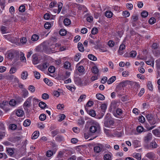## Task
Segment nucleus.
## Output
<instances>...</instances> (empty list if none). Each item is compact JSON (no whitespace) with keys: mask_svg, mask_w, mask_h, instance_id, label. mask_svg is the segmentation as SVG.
Instances as JSON below:
<instances>
[{"mask_svg":"<svg viewBox=\"0 0 160 160\" xmlns=\"http://www.w3.org/2000/svg\"><path fill=\"white\" fill-rule=\"evenodd\" d=\"M146 156L150 159L153 160L155 158V154L152 152H150L146 154Z\"/></svg>","mask_w":160,"mask_h":160,"instance_id":"obj_9","label":"nucleus"},{"mask_svg":"<svg viewBox=\"0 0 160 160\" xmlns=\"http://www.w3.org/2000/svg\"><path fill=\"white\" fill-rule=\"evenodd\" d=\"M63 23L66 26H68L71 23V21L69 19L66 18L64 20Z\"/></svg>","mask_w":160,"mask_h":160,"instance_id":"obj_28","label":"nucleus"},{"mask_svg":"<svg viewBox=\"0 0 160 160\" xmlns=\"http://www.w3.org/2000/svg\"><path fill=\"white\" fill-rule=\"evenodd\" d=\"M152 133L156 136L160 137V131L158 129H155L152 131Z\"/></svg>","mask_w":160,"mask_h":160,"instance_id":"obj_14","label":"nucleus"},{"mask_svg":"<svg viewBox=\"0 0 160 160\" xmlns=\"http://www.w3.org/2000/svg\"><path fill=\"white\" fill-rule=\"evenodd\" d=\"M14 54L12 52H10L8 53L7 58H8L10 59H12L14 58Z\"/></svg>","mask_w":160,"mask_h":160,"instance_id":"obj_33","label":"nucleus"},{"mask_svg":"<svg viewBox=\"0 0 160 160\" xmlns=\"http://www.w3.org/2000/svg\"><path fill=\"white\" fill-rule=\"evenodd\" d=\"M6 151L8 155L11 156L13 155L14 153V149L11 148H7Z\"/></svg>","mask_w":160,"mask_h":160,"instance_id":"obj_12","label":"nucleus"},{"mask_svg":"<svg viewBox=\"0 0 160 160\" xmlns=\"http://www.w3.org/2000/svg\"><path fill=\"white\" fill-rule=\"evenodd\" d=\"M5 136V131H0V139H2Z\"/></svg>","mask_w":160,"mask_h":160,"instance_id":"obj_48","label":"nucleus"},{"mask_svg":"<svg viewBox=\"0 0 160 160\" xmlns=\"http://www.w3.org/2000/svg\"><path fill=\"white\" fill-rule=\"evenodd\" d=\"M66 87L68 89L72 92H74L76 89V88L75 87H73L70 86H67Z\"/></svg>","mask_w":160,"mask_h":160,"instance_id":"obj_60","label":"nucleus"},{"mask_svg":"<svg viewBox=\"0 0 160 160\" xmlns=\"http://www.w3.org/2000/svg\"><path fill=\"white\" fill-rule=\"evenodd\" d=\"M51 27V24L49 22H46L44 25V28L47 29H49Z\"/></svg>","mask_w":160,"mask_h":160,"instance_id":"obj_62","label":"nucleus"},{"mask_svg":"<svg viewBox=\"0 0 160 160\" xmlns=\"http://www.w3.org/2000/svg\"><path fill=\"white\" fill-rule=\"evenodd\" d=\"M22 97L24 98H25L26 97H27L28 94V91L25 89H24L22 90Z\"/></svg>","mask_w":160,"mask_h":160,"instance_id":"obj_29","label":"nucleus"},{"mask_svg":"<svg viewBox=\"0 0 160 160\" xmlns=\"http://www.w3.org/2000/svg\"><path fill=\"white\" fill-rule=\"evenodd\" d=\"M88 58L91 60L95 61L97 60V58L92 54H89L88 55Z\"/></svg>","mask_w":160,"mask_h":160,"instance_id":"obj_30","label":"nucleus"},{"mask_svg":"<svg viewBox=\"0 0 160 160\" xmlns=\"http://www.w3.org/2000/svg\"><path fill=\"white\" fill-rule=\"evenodd\" d=\"M116 79V77L115 76H112L108 80L107 83L108 84H111Z\"/></svg>","mask_w":160,"mask_h":160,"instance_id":"obj_24","label":"nucleus"},{"mask_svg":"<svg viewBox=\"0 0 160 160\" xmlns=\"http://www.w3.org/2000/svg\"><path fill=\"white\" fill-rule=\"evenodd\" d=\"M58 132L59 131L57 129H56L52 131L51 134L52 136L54 137L55 135L58 134Z\"/></svg>","mask_w":160,"mask_h":160,"instance_id":"obj_61","label":"nucleus"},{"mask_svg":"<svg viewBox=\"0 0 160 160\" xmlns=\"http://www.w3.org/2000/svg\"><path fill=\"white\" fill-rule=\"evenodd\" d=\"M141 15L142 17L145 18L148 16V13L146 11H143L142 12Z\"/></svg>","mask_w":160,"mask_h":160,"instance_id":"obj_58","label":"nucleus"},{"mask_svg":"<svg viewBox=\"0 0 160 160\" xmlns=\"http://www.w3.org/2000/svg\"><path fill=\"white\" fill-rule=\"evenodd\" d=\"M38 105L42 109H44L47 107L46 104L43 102H40Z\"/></svg>","mask_w":160,"mask_h":160,"instance_id":"obj_34","label":"nucleus"},{"mask_svg":"<svg viewBox=\"0 0 160 160\" xmlns=\"http://www.w3.org/2000/svg\"><path fill=\"white\" fill-rule=\"evenodd\" d=\"M158 146V145L156 142L153 140L149 143L148 146L146 147V148L148 149H154L156 148Z\"/></svg>","mask_w":160,"mask_h":160,"instance_id":"obj_3","label":"nucleus"},{"mask_svg":"<svg viewBox=\"0 0 160 160\" xmlns=\"http://www.w3.org/2000/svg\"><path fill=\"white\" fill-rule=\"evenodd\" d=\"M63 140V137L60 135H58L56 137V140L58 142H61Z\"/></svg>","mask_w":160,"mask_h":160,"instance_id":"obj_51","label":"nucleus"},{"mask_svg":"<svg viewBox=\"0 0 160 160\" xmlns=\"http://www.w3.org/2000/svg\"><path fill=\"white\" fill-rule=\"evenodd\" d=\"M86 96L85 95H81L78 101V102H81L83 99H85L86 98Z\"/></svg>","mask_w":160,"mask_h":160,"instance_id":"obj_45","label":"nucleus"},{"mask_svg":"<svg viewBox=\"0 0 160 160\" xmlns=\"http://www.w3.org/2000/svg\"><path fill=\"white\" fill-rule=\"evenodd\" d=\"M16 114L18 117H22L24 114V112L22 110L19 109L16 111Z\"/></svg>","mask_w":160,"mask_h":160,"instance_id":"obj_16","label":"nucleus"},{"mask_svg":"<svg viewBox=\"0 0 160 160\" xmlns=\"http://www.w3.org/2000/svg\"><path fill=\"white\" fill-rule=\"evenodd\" d=\"M19 11L21 12H23L25 11V7L23 5L20 6L18 9Z\"/></svg>","mask_w":160,"mask_h":160,"instance_id":"obj_46","label":"nucleus"},{"mask_svg":"<svg viewBox=\"0 0 160 160\" xmlns=\"http://www.w3.org/2000/svg\"><path fill=\"white\" fill-rule=\"evenodd\" d=\"M104 125L106 127L112 128L114 126V122L113 120L110 118H105L104 121Z\"/></svg>","mask_w":160,"mask_h":160,"instance_id":"obj_2","label":"nucleus"},{"mask_svg":"<svg viewBox=\"0 0 160 160\" xmlns=\"http://www.w3.org/2000/svg\"><path fill=\"white\" fill-rule=\"evenodd\" d=\"M20 60L22 61L23 62H25L26 59L25 57H24V54L23 53H22L20 54Z\"/></svg>","mask_w":160,"mask_h":160,"instance_id":"obj_38","label":"nucleus"},{"mask_svg":"<svg viewBox=\"0 0 160 160\" xmlns=\"http://www.w3.org/2000/svg\"><path fill=\"white\" fill-rule=\"evenodd\" d=\"M104 160H112V154H105L104 156Z\"/></svg>","mask_w":160,"mask_h":160,"instance_id":"obj_21","label":"nucleus"},{"mask_svg":"<svg viewBox=\"0 0 160 160\" xmlns=\"http://www.w3.org/2000/svg\"><path fill=\"white\" fill-rule=\"evenodd\" d=\"M31 123V121L30 120L27 119L25 120L23 122V125L25 127H28L29 126Z\"/></svg>","mask_w":160,"mask_h":160,"instance_id":"obj_25","label":"nucleus"},{"mask_svg":"<svg viewBox=\"0 0 160 160\" xmlns=\"http://www.w3.org/2000/svg\"><path fill=\"white\" fill-rule=\"evenodd\" d=\"M152 135L151 133H148L144 137V140L145 142H148L152 139Z\"/></svg>","mask_w":160,"mask_h":160,"instance_id":"obj_7","label":"nucleus"},{"mask_svg":"<svg viewBox=\"0 0 160 160\" xmlns=\"http://www.w3.org/2000/svg\"><path fill=\"white\" fill-rule=\"evenodd\" d=\"M102 150V148L100 146H96L94 148V151L98 153L100 152Z\"/></svg>","mask_w":160,"mask_h":160,"instance_id":"obj_26","label":"nucleus"},{"mask_svg":"<svg viewBox=\"0 0 160 160\" xmlns=\"http://www.w3.org/2000/svg\"><path fill=\"white\" fill-rule=\"evenodd\" d=\"M59 32L61 36H64L67 33V31L64 29H62L60 30Z\"/></svg>","mask_w":160,"mask_h":160,"instance_id":"obj_35","label":"nucleus"},{"mask_svg":"<svg viewBox=\"0 0 160 160\" xmlns=\"http://www.w3.org/2000/svg\"><path fill=\"white\" fill-rule=\"evenodd\" d=\"M73 131L76 133H78L80 132V129L77 127H75L72 128Z\"/></svg>","mask_w":160,"mask_h":160,"instance_id":"obj_63","label":"nucleus"},{"mask_svg":"<svg viewBox=\"0 0 160 160\" xmlns=\"http://www.w3.org/2000/svg\"><path fill=\"white\" fill-rule=\"evenodd\" d=\"M28 89L32 92H34L35 90V88L32 85H30L28 87Z\"/></svg>","mask_w":160,"mask_h":160,"instance_id":"obj_52","label":"nucleus"},{"mask_svg":"<svg viewBox=\"0 0 160 160\" xmlns=\"http://www.w3.org/2000/svg\"><path fill=\"white\" fill-rule=\"evenodd\" d=\"M133 81L129 80H126L124 82L122 83V87H125L128 85H130L131 86H133Z\"/></svg>","mask_w":160,"mask_h":160,"instance_id":"obj_13","label":"nucleus"},{"mask_svg":"<svg viewBox=\"0 0 160 160\" xmlns=\"http://www.w3.org/2000/svg\"><path fill=\"white\" fill-rule=\"evenodd\" d=\"M16 101L14 99L11 100L9 102V104L12 106H14L16 104Z\"/></svg>","mask_w":160,"mask_h":160,"instance_id":"obj_41","label":"nucleus"},{"mask_svg":"<svg viewBox=\"0 0 160 160\" xmlns=\"http://www.w3.org/2000/svg\"><path fill=\"white\" fill-rule=\"evenodd\" d=\"M122 113V111L121 109L118 108L115 112H113V115L116 117H118V116L121 115Z\"/></svg>","mask_w":160,"mask_h":160,"instance_id":"obj_10","label":"nucleus"},{"mask_svg":"<svg viewBox=\"0 0 160 160\" xmlns=\"http://www.w3.org/2000/svg\"><path fill=\"white\" fill-rule=\"evenodd\" d=\"M48 71L49 72L51 73H53L55 71V68L53 66H51L49 67L48 68Z\"/></svg>","mask_w":160,"mask_h":160,"instance_id":"obj_43","label":"nucleus"},{"mask_svg":"<svg viewBox=\"0 0 160 160\" xmlns=\"http://www.w3.org/2000/svg\"><path fill=\"white\" fill-rule=\"evenodd\" d=\"M156 21V19L153 17H151L149 20L148 22L150 24H154Z\"/></svg>","mask_w":160,"mask_h":160,"instance_id":"obj_40","label":"nucleus"},{"mask_svg":"<svg viewBox=\"0 0 160 160\" xmlns=\"http://www.w3.org/2000/svg\"><path fill=\"white\" fill-rule=\"evenodd\" d=\"M132 156L137 160H141V155L140 153L135 152L133 154Z\"/></svg>","mask_w":160,"mask_h":160,"instance_id":"obj_19","label":"nucleus"},{"mask_svg":"<svg viewBox=\"0 0 160 160\" xmlns=\"http://www.w3.org/2000/svg\"><path fill=\"white\" fill-rule=\"evenodd\" d=\"M1 30L2 34H4L9 32L7 28L4 26H2L1 28Z\"/></svg>","mask_w":160,"mask_h":160,"instance_id":"obj_22","label":"nucleus"},{"mask_svg":"<svg viewBox=\"0 0 160 160\" xmlns=\"http://www.w3.org/2000/svg\"><path fill=\"white\" fill-rule=\"evenodd\" d=\"M89 131L92 133H95L96 135L94 138H96L100 132V128L99 124L98 123L93 124L90 127Z\"/></svg>","mask_w":160,"mask_h":160,"instance_id":"obj_1","label":"nucleus"},{"mask_svg":"<svg viewBox=\"0 0 160 160\" xmlns=\"http://www.w3.org/2000/svg\"><path fill=\"white\" fill-rule=\"evenodd\" d=\"M107 108V106L105 104H102L101 106V110L102 112V117L105 112Z\"/></svg>","mask_w":160,"mask_h":160,"instance_id":"obj_11","label":"nucleus"},{"mask_svg":"<svg viewBox=\"0 0 160 160\" xmlns=\"http://www.w3.org/2000/svg\"><path fill=\"white\" fill-rule=\"evenodd\" d=\"M28 76V73L27 72L24 71L21 74V78L23 80L26 79Z\"/></svg>","mask_w":160,"mask_h":160,"instance_id":"obj_15","label":"nucleus"},{"mask_svg":"<svg viewBox=\"0 0 160 160\" xmlns=\"http://www.w3.org/2000/svg\"><path fill=\"white\" fill-rule=\"evenodd\" d=\"M46 118V116L44 114H41L39 117V119L41 121H43L45 120Z\"/></svg>","mask_w":160,"mask_h":160,"instance_id":"obj_37","label":"nucleus"},{"mask_svg":"<svg viewBox=\"0 0 160 160\" xmlns=\"http://www.w3.org/2000/svg\"><path fill=\"white\" fill-rule=\"evenodd\" d=\"M85 121L84 119L82 118H81L78 119V124L80 125H83Z\"/></svg>","mask_w":160,"mask_h":160,"instance_id":"obj_57","label":"nucleus"},{"mask_svg":"<svg viewBox=\"0 0 160 160\" xmlns=\"http://www.w3.org/2000/svg\"><path fill=\"white\" fill-rule=\"evenodd\" d=\"M3 36L5 38L8 40L9 41H11L13 40V35L12 34H9L6 35H4Z\"/></svg>","mask_w":160,"mask_h":160,"instance_id":"obj_17","label":"nucleus"},{"mask_svg":"<svg viewBox=\"0 0 160 160\" xmlns=\"http://www.w3.org/2000/svg\"><path fill=\"white\" fill-rule=\"evenodd\" d=\"M130 15V13L129 12L126 11L122 12V15L125 17H128Z\"/></svg>","mask_w":160,"mask_h":160,"instance_id":"obj_53","label":"nucleus"},{"mask_svg":"<svg viewBox=\"0 0 160 160\" xmlns=\"http://www.w3.org/2000/svg\"><path fill=\"white\" fill-rule=\"evenodd\" d=\"M71 66V63L68 62L66 61L64 63L63 67H64L66 69H69Z\"/></svg>","mask_w":160,"mask_h":160,"instance_id":"obj_32","label":"nucleus"},{"mask_svg":"<svg viewBox=\"0 0 160 160\" xmlns=\"http://www.w3.org/2000/svg\"><path fill=\"white\" fill-rule=\"evenodd\" d=\"M17 128V125L14 124H12L10 125L9 128L12 130H15Z\"/></svg>","mask_w":160,"mask_h":160,"instance_id":"obj_55","label":"nucleus"},{"mask_svg":"<svg viewBox=\"0 0 160 160\" xmlns=\"http://www.w3.org/2000/svg\"><path fill=\"white\" fill-rule=\"evenodd\" d=\"M65 117L66 116L64 114H61L59 116V119L58 120V121L59 122H61L62 121L65 119Z\"/></svg>","mask_w":160,"mask_h":160,"instance_id":"obj_50","label":"nucleus"},{"mask_svg":"<svg viewBox=\"0 0 160 160\" xmlns=\"http://www.w3.org/2000/svg\"><path fill=\"white\" fill-rule=\"evenodd\" d=\"M75 82L76 83L79 85H81L82 83V82L81 81V79L79 78L76 79L75 80Z\"/></svg>","mask_w":160,"mask_h":160,"instance_id":"obj_54","label":"nucleus"},{"mask_svg":"<svg viewBox=\"0 0 160 160\" xmlns=\"http://www.w3.org/2000/svg\"><path fill=\"white\" fill-rule=\"evenodd\" d=\"M62 6L63 4L62 2H58V9L57 11V13L58 14L60 12L62 8Z\"/></svg>","mask_w":160,"mask_h":160,"instance_id":"obj_36","label":"nucleus"},{"mask_svg":"<svg viewBox=\"0 0 160 160\" xmlns=\"http://www.w3.org/2000/svg\"><path fill=\"white\" fill-rule=\"evenodd\" d=\"M38 36L36 34L32 35L31 38L32 40L33 41H36L38 39Z\"/></svg>","mask_w":160,"mask_h":160,"instance_id":"obj_49","label":"nucleus"},{"mask_svg":"<svg viewBox=\"0 0 160 160\" xmlns=\"http://www.w3.org/2000/svg\"><path fill=\"white\" fill-rule=\"evenodd\" d=\"M113 13L110 11H107L105 14V16L108 18H111L112 16Z\"/></svg>","mask_w":160,"mask_h":160,"instance_id":"obj_31","label":"nucleus"},{"mask_svg":"<svg viewBox=\"0 0 160 160\" xmlns=\"http://www.w3.org/2000/svg\"><path fill=\"white\" fill-rule=\"evenodd\" d=\"M147 87L149 90L152 91L153 90L152 85L151 82L148 81V82Z\"/></svg>","mask_w":160,"mask_h":160,"instance_id":"obj_42","label":"nucleus"},{"mask_svg":"<svg viewBox=\"0 0 160 160\" xmlns=\"http://www.w3.org/2000/svg\"><path fill=\"white\" fill-rule=\"evenodd\" d=\"M42 97L43 99L46 100L49 98V96L48 94L44 93L42 94Z\"/></svg>","mask_w":160,"mask_h":160,"instance_id":"obj_59","label":"nucleus"},{"mask_svg":"<svg viewBox=\"0 0 160 160\" xmlns=\"http://www.w3.org/2000/svg\"><path fill=\"white\" fill-rule=\"evenodd\" d=\"M96 97L99 100H103L105 99L104 96L101 93L97 94L96 95Z\"/></svg>","mask_w":160,"mask_h":160,"instance_id":"obj_23","label":"nucleus"},{"mask_svg":"<svg viewBox=\"0 0 160 160\" xmlns=\"http://www.w3.org/2000/svg\"><path fill=\"white\" fill-rule=\"evenodd\" d=\"M85 109L88 114L92 117L96 116L95 112L94 110L89 109L88 107H85Z\"/></svg>","mask_w":160,"mask_h":160,"instance_id":"obj_5","label":"nucleus"},{"mask_svg":"<svg viewBox=\"0 0 160 160\" xmlns=\"http://www.w3.org/2000/svg\"><path fill=\"white\" fill-rule=\"evenodd\" d=\"M122 86V83L119 85L116 88V91L117 92V94L119 96H122L123 94L122 92H123L124 88Z\"/></svg>","mask_w":160,"mask_h":160,"instance_id":"obj_4","label":"nucleus"},{"mask_svg":"<svg viewBox=\"0 0 160 160\" xmlns=\"http://www.w3.org/2000/svg\"><path fill=\"white\" fill-rule=\"evenodd\" d=\"M39 132L38 131H35L32 134V138L33 139H36L38 138L39 136Z\"/></svg>","mask_w":160,"mask_h":160,"instance_id":"obj_20","label":"nucleus"},{"mask_svg":"<svg viewBox=\"0 0 160 160\" xmlns=\"http://www.w3.org/2000/svg\"><path fill=\"white\" fill-rule=\"evenodd\" d=\"M78 50L81 52H83L84 51L83 46L81 42H79L78 44Z\"/></svg>","mask_w":160,"mask_h":160,"instance_id":"obj_18","label":"nucleus"},{"mask_svg":"<svg viewBox=\"0 0 160 160\" xmlns=\"http://www.w3.org/2000/svg\"><path fill=\"white\" fill-rule=\"evenodd\" d=\"M81 54L80 53H78L76 55L74 58V60L76 61H78L79 58L81 57Z\"/></svg>","mask_w":160,"mask_h":160,"instance_id":"obj_56","label":"nucleus"},{"mask_svg":"<svg viewBox=\"0 0 160 160\" xmlns=\"http://www.w3.org/2000/svg\"><path fill=\"white\" fill-rule=\"evenodd\" d=\"M32 61L34 64H37L39 62L38 55L37 54H34L32 56Z\"/></svg>","mask_w":160,"mask_h":160,"instance_id":"obj_6","label":"nucleus"},{"mask_svg":"<svg viewBox=\"0 0 160 160\" xmlns=\"http://www.w3.org/2000/svg\"><path fill=\"white\" fill-rule=\"evenodd\" d=\"M92 71L93 73L94 74H98V70L96 67H94L92 68Z\"/></svg>","mask_w":160,"mask_h":160,"instance_id":"obj_47","label":"nucleus"},{"mask_svg":"<svg viewBox=\"0 0 160 160\" xmlns=\"http://www.w3.org/2000/svg\"><path fill=\"white\" fill-rule=\"evenodd\" d=\"M53 18L51 17L50 15L48 13H46L44 14V18L45 19L47 20L49 19H54V18H55L54 16H52Z\"/></svg>","mask_w":160,"mask_h":160,"instance_id":"obj_27","label":"nucleus"},{"mask_svg":"<svg viewBox=\"0 0 160 160\" xmlns=\"http://www.w3.org/2000/svg\"><path fill=\"white\" fill-rule=\"evenodd\" d=\"M34 74V76L35 78L37 79H39L40 77V73L36 71H35L33 72Z\"/></svg>","mask_w":160,"mask_h":160,"instance_id":"obj_39","label":"nucleus"},{"mask_svg":"<svg viewBox=\"0 0 160 160\" xmlns=\"http://www.w3.org/2000/svg\"><path fill=\"white\" fill-rule=\"evenodd\" d=\"M98 32V30L97 28H93L91 30V33L92 34L95 35Z\"/></svg>","mask_w":160,"mask_h":160,"instance_id":"obj_44","label":"nucleus"},{"mask_svg":"<svg viewBox=\"0 0 160 160\" xmlns=\"http://www.w3.org/2000/svg\"><path fill=\"white\" fill-rule=\"evenodd\" d=\"M53 154V152L51 150L48 151L46 154L47 156L48 157H51Z\"/></svg>","mask_w":160,"mask_h":160,"instance_id":"obj_64","label":"nucleus"},{"mask_svg":"<svg viewBox=\"0 0 160 160\" xmlns=\"http://www.w3.org/2000/svg\"><path fill=\"white\" fill-rule=\"evenodd\" d=\"M31 105V99L28 98L24 102L23 104L24 108H29Z\"/></svg>","mask_w":160,"mask_h":160,"instance_id":"obj_8","label":"nucleus"}]
</instances>
